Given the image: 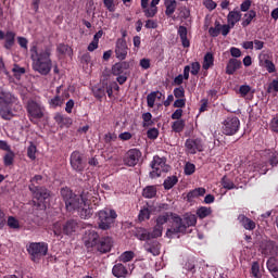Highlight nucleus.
Returning a JSON list of instances; mask_svg holds the SVG:
<instances>
[{"label":"nucleus","instance_id":"1","mask_svg":"<svg viewBox=\"0 0 278 278\" xmlns=\"http://www.w3.org/2000/svg\"><path fill=\"white\" fill-rule=\"evenodd\" d=\"M61 197L65 203L67 212H77L80 218L92 216L91 201L94 199L90 192L84 191L80 195L73 193L68 187L61 189Z\"/></svg>","mask_w":278,"mask_h":278},{"label":"nucleus","instance_id":"25","mask_svg":"<svg viewBox=\"0 0 278 278\" xmlns=\"http://www.w3.org/2000/svg\"><path fill=\"white\" fill-rule=\"evenodd\" d=\"M112 274L117 278H125L128 275L127 267L118 263L113 266Z\"/></svg>","mask_w":278,"mask_h":278},{"label":"nucleus","instance_id":"4","mask_svg":"<svg viewBox=\"0 0 278 278\" xmlns=\"http://www.w3.org/2000/svg\"><path fill=\"white\" fill-rule=\"evenodd\" d=\"M40 181H42L41 175H36L30 179L29 190L33 192V203L36 207L45 210V201L51 197L49 190L45 187H40Z\"/></svg>","mask_w":278,"mask_h":278},{"label":"nucleus","instance_id":"48","mask_svg":"<svg viewBox=\"0 0 278 278\" xmlns=\"http://www.w3.org/2000/svg\"><path fill=\"white\" fill-rule=\"evenodd\" d=\"M222 186L223 188H225L226 190H233V188H236V185L233 184V181H231L229 178H227V176H224L222 179Z\"/></svg>","mask_w":278,"mask_h":278},{"label":"nucleus","instance_id":"6","mask_svg":"<svg viewBox=\"0 0 278 278\" xmlns=\"http://www.w3.org/2000/svg\"><path fill=\"white\" fill-rule=\"evenodd\" d=\"M26 251L31 262H40L49 253V244L46 242H31L26 245Z\"/></svg>","mask_w":278,"mask_h":278},{"label":"nucleus","instance_id":"26","mask_svg":"<svg viewBox=\"0 0 278 278\" xmlns=\"http://www.w3.org/2000/svg\"><path fill=\"white\" fill-rule=\"evenodd\" d=\"M260 64L261 66H264L268 73H275V71H277V68L275 67V63L268 60V56H266V54L260 56Z\"/></svg>","mask_w":278,"mask_h":278},{"label":"nucleus","instance_id":"14","mask_svg":"<svg viewBox=\"0 0 278 278\" xmlns=\"http://www.w3.org/2000/svg\"><path fill=\"white\" fill-rule=\"evenodd\" d=\"M70 162L73 170H76V173H81L84 170V159L79 151L72 152Z\"/></svg>","mask_w":278,"mask_h":278},{"label":"nucleus","instance_id":"45","mask_svg":"<svg viewBox=\"0 0 278 278\" xmlns=\"http://www.w3.org/2000/svg\"><path fill=\"white\" fill-rule=\"evenodd\" d=\"M151 218V211L149 206H143L139 212V220H149Z\"/></svg>","mask_w":278,"mask_h":278},{"label":"nucleus","instance_id":"59","mask_svg":"<svg viewBox=\"0 0 278 278\" xmlns=\"http://www.w3.org/2000/svg\"><path fill=\"white\" fill-rule=\"evenodd\" d=\"M104 7L109 12H115L116 5L114 4V0H103Z\"/></svg>","mask_w":278,"mask_h":278},{"label":"nucleus","instance_id":"46","mask_svg":"<svg viewBox=\"0 0 278 278\" xmlns=\"http://www.w3.org/2000/svg\"><path fill=\"white\" fill-rule=\"evenodd\" d=\"M135 256L136 254L134 253V251L123 252L119 256V262H124V263L131 262Z\"/></svg>","mask_w":278,"mask_h":278},{"label":"nucleus","instance_id":"8","mask_svg":"<svg viewBox=\"0 0 278 278\" xmlns=\"http://www.w3.org/2000/svg\"><path fill=\"white\" fill-rule=\"evenodd\" d=\"M222 131L225 136H236L237 131H240V118L237 116H228L222 126Z\"/></svg>","mask_w":278,"mask_h":278},{"label":"nucleus","instance_id":"32","mask_svg":"<svg viewBox=\"0 0 278 278\" xmlns=\"http://www.w3.org/2000/svg\"><path fill=\"white\" fill-rule=\"evenodd\" d=\"M256 16L257 13L253 10H250L248 13H245L241 23L242 27H249V25H251V23L253 22V18H255Z\"/></svg>","mask_w":278,"mask_h":278},{"label":"nucleus","instance_id":"13","mask_svg":"<svg viewBox=\"0 0 278 278\" xmlns=\"http://www.w3.org/2000/svg\"><path fill=\"white\" fill-rule=\"evenodd\" d=\"M141 157H142V152H140V150H138V149H130L126 153V156L124 157V164L126 166L134 167V166H136L140 162Z\"/></svg>","mask_w":278,"mask_h":278},{"label":"nucleus","instance_id":"23","mask_svg":"<svg viewBox=\"0 0 278 278\" xmlns=\"http://www.w3.org/2000/svg\"><path fill=\"white\" fill-rule=\"evenodd\" d=\"M240 66H242V62L240 60L230 59L226 66L227 75H233V73H236V71L240 70Z\"/></svg>","mask_w":278,"mask_h":278},{"label":"nucleus","instance_id":"60","mask_svg":"<svg viewBox=\"0 0 278 278\" xmlns=\"http://www.w3.org/2000/svg\"><path fill=\"white\" fill-rule=\"evenodd\" d=\"M269 164H270V166H277V164H278V152H270Z\"/></svg>","mask_w":278,"mask_h":278},{"label":"nucleus","instance_id":"30","mask_svg":"<svg viewBox=\"0 0 278 278\" xmlns=\"http://www.w3.org/2000/svg\"><path fill=\"white\" fill-rule=\"evenodd\" d=\"M174 214L173 213H170V212H165V213H163V214H161V215H159L157 217H156V225L159 226V227H164V225H166V223H168V220L170 219V217L172 218H174Z\"/></svg>","mask_w":278,"mask_h":278},{"label":"nucleus","instance_id":"21","mask_svg":"<svg viewBox=\"0 0 278 278\" xmlns=\"http://www.w3.org/2000/svg\"><path fill=\"white\" fill-rule=\"evenodd\" d=\"M248 170L252 173H258L260 175H266V173H268V163L264 161L254 163L252 165H249Z\"/></svg>","mask_w":278,"mask_h":278},{"label":"nucleus","instance_id":"61","mask_svg":"<svg viewBox=\"0 0 278 278\" xmlns=\"http://www.w3.org/2000/svg\"><path fill=\"white\" fill-rule=\"evenodd\" d=\"M251 92V86L249 85H242L239 88V93L241 94V97H247V94H249Z\"/></svg>","mask_w":278,"mask_h":278},{"label":"nucleus","instance_id":"24","mask_svg":"<svg viewBox=\"0 0 278 278\" xmlns=\"http://www.w3.org/2000/svg\"><path fill=\"white\" fill-rule=\"evenodd\" d=\"M238 220L240 225H242V227L245 228L248 231H253V229H255V222H253L251 218L247 217L245 215L243 214L239 215Z\"/></svg>","mask_w":278,"mask_h":278},{"label":"nucleus","instance_id":"58","mask_svg":"<svg viewBox=\"0 0 278 278\" xmlns=\"http://www.w3.org/2000/svg\"><path fill=\"white\" fill-rule=\"evenodd\" d=\"M190 68H191V75L197 76V75H199V72L201 71V63L193 62V63H191Z\"/></svg>","mask_w":278,"mask_h":278},{"label":"nucleus","instance_id":"33","mask_svg":"<svg viewBox=\"0 0 278 278\" xmlns=\"http://www.w3.org/2000/svg\"><path fill=\"white\" fill-rule=\"evenodd\" d=\"M165 14L166 16H173L175 14V10H177V1L176 0H166L165 1Z\"/></svg>","mask_w":278,"mask_h":278},{"label":"nucleus","instance_id":"39","mask_svg":"<svg viewBox=\"0 0 278 278\" xmlns=\"http://www.w3.org/2000/svg\"><path fill=\"white\" fill-rule=\"evenodd\" d=\"M177 181H179V179L177 178V176H170V177H167L165 180H164V189L165 190H170L173 187L177 186Z\"/></svg>","mask_w":278,"mask_h":278},{"label":"nucleus","instance_id":"22","mask_svg":"<svg viewBox=\"0 0 278 278\" xmlns=\"http://www.w3.org/2000/svg\"><path fill=\"white\" fill-rule=\"evenodd\" d=\"M128 68H129V62H127V61L115 63L112 66V70H111L112 71V75H114V76L127 75L125 73V71H128Z\"/></svg>","mask_w":278,"mask_h":278},{"label":"nucleus","instance_id":"15","mask_svg":"<svg viewBox=\"0 0 278 278\" xmlns=\"http://www.w3.org/2000/svg\"><path fill=\"white\" fill-rule=\"evenodd\" d=\"M129 48L127 47V41H125V39H117L115 46V55L117 60H125Z\"/></svg>","mask_w":278,"mask_h":278},{"label":"nucleus","instance_id":"17","mask_svg":"<svg viewBox=\"0 0 278 278\" xmlns=\"http://www.w3.org/2000/svg\"><path fill=\"white\" fill-rule=\"evenodd\" d=\"M16 38V34L12 30H9L7 33H3V30H0V40H5L4 41V49H12L14 47V41Z\"/></svg>","mask_w":278,"mask_h":278},{"label":"nucleus","instance_id":"35","mask_svg":"<svg viewBox=\"0 0 278 278\" xmlns=\"http://www.w3.org/2000/svg\"><path fill=\"white\" fill-rule=\"evenodd\" d=\"M157 194V188L155 186H148L142 191L144 199H153Z\"/></svg>","mask_w":278,"mask_h":278},{"label":"nucleus","instance_id":"57","mask_svg":"<svg viewBox=\"0 0 278 278\" xmlns=\"http://www.w3.org/2000/svg\"><path fill=\"white\" fill-rule=\"evenodd\" d=\"M194 170H197V166L194 164L186 163L185 175H193Z\"/></svg>","mask_w":278,"mask_h":278},{"label":"nucleus","instance_id":"34","mask_svg":"<svg viewBox=\"0 0 278 278\" xmlns=\"http://www.w3.org/2000/svg\"><path fill=\"white\" fill-rule=\"evenodd\" d=\"M54 121L58 123V125H61V127H64V125H71L73 123L71 117H66L61 113H56L54 115Z\"/></svg>","mask_w":278,"mask_h":278},{"label":"nucleus","instance_id":"12","mask_svg":"<svg viewBox=\"0 0 278 278\" xmlns=\"http://www.w3.org/2000/svg\"><path fill=\"white\" fill-rule=\"evenodd\" d=\"M185 148L187 153H190V155H194L203 151V140L201 138L187 139L185 142Z\"/></svg>","mask_w":278,"mask_h":278},{"label":"nucleus","instance_id":"18","mask_svg":"<svg viewBox=\"0 0 278 278\" xmlns=\"http://www.w3.org/2000/svg\"><path fill=\"white\" fill-rule=\"evenodd\" d=\"M112 238L104 237L98 241L96 249L99 251V253H110V251H112Z\"/></svg>","mask_w":278,"mask_h":278},{"label":"nucleus","instance_id":"2","mask_svg":"<svg viewBox=\"0 0 278 278\" xmlns=\"http://www.w3.org/2000/svg\"><path fill=\"white\" fill-rule=\"evenodd\" d=\"M30 59L33 62V71L39 75H49L53 68V61H51V48L46 47L38 49V46H31Z\"/></svg>","mask_w":278,"mask_h":278},{"label":"nucleus","instance_id":"29","mask_svg":"<svg viewBox=\"0 0 278 278\" xmlns=\"http://www.w3.org/2000/svg\"><path fill=\"white\" fill-rule=\"evenodd\" d=\"M135 236L138 240L147 242L148 240H151V232L147 230L146 228H136Z\"/></svg>","mask_w":278,"mask_h":278},{"label":"nucleus","instance_id":"49","mask_svg":"<svg viewBox=\"0 0 278 278\" xmlns=\"http://www.w3.org/2000/svg\"><path fill=\"white\" fill-rule=\"evenodd\" d=\"M8 225L10 229H21V223L14 216L8 218Z\"/></svg>","mask_w":278,"mask_h":278},{"label":"nucleus","instance_id":"28","mask_svg":"<svg viewBox=\"0 0 278 278\" xmlns=\"http://www.w3.org/2000/svg\"><path fill=\"white\" fill-rule=\"evenodd\" d=\"M242 18V13L240 11H230L227 16L228 25L236 27V23H240Z\"/></svg>","mask_w":278,"mask_h":278},{"label":"nucleus","instance_id":"10","mask_svg":"<svg viewBox=\"0 0 278 278\" xmlns=\"http://www.w3.org/2000/svg\"><path fill=\"white\" fill-rule=\"evenodd\" d=\"M151 168H153V172L150 173V177H162V173H166V170H168L166 159L155 155L151 162Z\"/></svg>","mask_w":278,"mask_h":278},{"label":"nucleus","instance_id":"42","mask_svg":"<svg viewBox=\"0 0 278 278\" xmlns=\"http://www.w3.org/2000/svg\"><path fill=\"white\" fill-rule=\"evenodd\" d=\"M49 105L50 108H61V105H64V98L62 96H54L49 100Z\"/></svg>","mask_w":278,"mask_h":278},{"label":"nucleus","instance_id":"20","mask_svg":"<svg viewBox=\"0 0 278 278\" xmlns=\"http://www.w3.org/2000/svg\"><path fill=\"white\" fill-rule=\"evenodd\" d=\"M263 255H277L278 248L273 241H265L261 244Z\"/></svg>","mask_w":278,"mask_h":278},{"label":"nucleus","instance_id":"50","mask_svg":"<svg viewBox=\"0 0 278 278\" xmlns=\"http://www.w3.org/2000/svg\"><path fill=\"white\" fill-rule=\"evenodd\" d=\"M208 34L212 36V38H217V36L220 35V23L216 22L215 27H211L208 29Z\"/></svg>","mask_w":278,"mask_h":278},{"label":"nucleus","instance_id":"63","mask_svg":"<svg viewBox=\"0 0 278 278\" xmlns=\"http://www.w3.org/2000/svg\"><path fill=\"white\" fill-rule=\"evenodd\" d=\"M203 5L207 9V10H216V2H214V0H203Z\"/></svg>","mask_w":278,"mask_h":278},{"label":"nucleus","instance_id":"11","mask_svg":"<svg viewBox=\"0 0 278 278\" xmlns=\"http://www.w3.org/2000/svg\"><path fill=\"white\" fill-rule=\"evenodd\" d=\"M83 242L88 251H93L99 243V233L96 230H87L83 238Z\"/></svg>","mask_w":278,"mask_h":278},{"label":"nucleus","instance_id":"51","mask_svg":"<svg viewBox=\"0 0 278 278\" xmlns=\"http://www.w3.org/2000/svg\"><path fill=\"white\" fill-rule=\"evenodd\" d=\"M278 268V262L277 258L275 257H269L267 261V269L269 270V273H273L274 270H276Z\"/></svg>","mask_w":278,"mask_h":278},{"label":"nucleus","instance_id":"54","mask_svg":"<svg viewBox=\"0 0 278 278\" xmlns=\"http://www.w3.org/2000/svg\"><path fill=\"white\" fill-rule=\"evenodd\" d=\"M36 146L34 143H30V146L27 148V156L29 157V160H36Z\"/></svg>","mask_w":278,"mask_h":278},{"label":"nucleus","instance_id":"43","mask_svg":"<svg viewBox=\"0 0 278 278\" xmlns=\"http://www.w3.org/2000/svg\"><path fill=\"white\" fill-rule=\"evenodd\" d=\"M143 14L147 18H153L155 14H157V7H153L150 4V7L142 8Z\"/></svg>","mask_w":278,"mask_h":278},{"label":"nucleus","instance_id":"53","mask_svg":"<svg viewBox=\"0 0 278 278\" xmlns=\"http://www.w3.org/2000/svg\"><path fill=\"white\" fill-rule=\"evenodd\" d=\"M251 271H252L253 277H255V278L262 277V274H260V263L253 262Z\"/></svg>","mask_w":278,"mask_h":278},{"label":"nucleus","instance_id":"7","mask_svg":"<svg viewBox=\"0 0 278 278\" xmlns=\"http://www.w3.org/2000/svg\"><path fill=\"white\" fill-rule=\"evenodd\" d=\"M77 231V222L75 219H70L65 224L56 222L53 224V233L56 238L62 237V233L65 236H73Z\"/></svg>","mask_w":278,"mask_h":278},{"label":"nucleus","instance_id":"3","mask_svg":"<svg viewBox=\"0 0 278 278\" xmlns=\"http://www.w3.org/2000/svg\"><path fill=\"white\" fill-rule=\"evenodd\" d=\"M197 225V215L192 213H187L181 218L178 215H174L173 225L167 229V238H173L176 233H186L188 227H194Z\"/></svg>","mask_w":278,"mask_h":278},{"label":"nucleus","instance_id":"27","mask_svg":"<svg viewBox=\"0 0 278 278\" xmlns=\"http://www.w3.org/2000/svg\"><path fill=\"white\" fill-rule=\"evenodd\" d=\"M178 36L180 37L182 47L188 49V47H190V40H188V28H186V26H179Z\"/></svg>","mask_w":278,"mask_h":278},{"label":"nucleus","instance_id":"56","mask_svg":"<svg viewBox=\"0 0 278 278\" xmlns=\"http://www.w3.org/2000/svg\"><path fill=\"white\" fill-rule=\"evenodd\" d=\"M153 118V115L150 112L142 114V121H143V127H149L151 125V119Z\"/></svg>","mask_w":278,"mask_h":278},{"label":"nucleus","instance_id":"41","mask_svg":"<svg viewBox=\"0 0 278 278\" xmlns=\"http://www.w3.org/2000/svg\"><path fill=\"white\" fill-rule=\"evenodd\" d=\"M157 94H160V97H161L162 92L161 91H152L151 93H149L147 96L148 108H154L155 106V99H157Z\"/></svg>","mask_w":278,"mask_h":278},{"label":"nucleus","instance_id":"40","mask_svg":"<svg viewBox=\"0 0 278 278\" xmlns=\"http://www.w3.org/2000/svg\"><path fill=\"white\" fill-rule=\"evenodd\" d=\"M210 214H212L211 207L201 206L200 208L197 210V216L201 220H203V218H207V216H210Z\"/></svg>","mask_w":278,"mask_h":278},{"label":"nucleus","instance_id":"38","mask_svg":"<svg viewBox=\"0 0 278 278\" xmlns=\"http://www.w3.org/2000/svg\"><path fill=\"white\" fill-rule=\"evenodd\" d=\"M15 156H16V154H14V151H12V149L7 151V153L3 156L4 166H12V164H14Z\"/></svg>","mask_w":278,"mask_h":278},{"label":"nucleus","instance_id":"19","mask_svg":"<svg viewBox=\"0 0 278 278\" xmlns=\"http://www.w3.org/2000/svg\"><path fill=\"white\" fill-rule=\"evenodd\" d=\"M16 103V97L0 87V105H12Z\"/></svg>","mask_w":278,"mask_h":278},{"label":"nucleus","instance_id":"36","mask_svg":"<svg viewBox=\"0 0 278 278\" xmlns=\"http://www.w3.org/2000/svg\"><path fill=\"white\" fill-rule=\"evenodd\" d=\"M0 116L3 121H12V118H14V112L8 106H2L0 109Z\"/></svg>","mask_w":278,"mask_h":278},{"label":"nucleus","instance_id":"64","mask_svg":"<svg viewBox=\"0 0 278 278\" xmlns=\"http://www.w3.org/2000/svg\"><path fill=\"white\" fill-rule=\"evenodd\" d=\"M270 127L278 134V117H274L270 122Z\"/></svg>","mask_w":278,"mask_h":278},{"label":"nucleus","instance_id":"47","mask_svg":"<svg viewBox=\"0 0 278 278\" xmlns=\"http://www.w3.org/2000/svg\"><path fill=\"white\" fill-rule=\"evenodd\" d=\"M163 231H164L163 226L155 225L152 232H150V239L153 240L155 238H161Z\"/></svg>","mask_w":278,"mask_h":278},{"label":"nucleus","instance_id":"55","mask_svg":"<svg viewBox=\"0 0 278 278\" xmlns=\"http://www.w3.org/2000/svg\"><path fill=\"white\" fill-rule=\"evenodd\" d=\"M147 136L150 140H156L157 136H160V130L157 128H150L147 131Z\"/></svg>","mask_w":278,"mask_h":278},{"label":"nucleus","instance_id":"62","mask_svg":"<svg viewBox=\"0 0 278 278\" xmlns=\"http://www.w3.org/2000/svg\"><path fill=\"white\" fill-rule=\"evenodd\" d=\"M174 108H178V110L186 108V98H177L174 102Z\"/></svg>","mask_w":278,"mask_h":278},{"label":"nucleus","instance_id":"37","mask_svg":"<svg viewBox=\"0 0 278 278\" xmlns=\"http://www.w3.org/2000/svg\"><path fill=\"white\" fill-rule=\"evenodd\" d=\"M185 127H186V121H184V119H176L172 124V129L176 134H181V131H184Z\"/></svg>","mask_w":278,"mask_h":278},{"label":"nucleus","instance_id":"31","mask_svg":"<svg viewBox=\"0 0 278 278\" xmlns=\"http://www.w3.org/2000/svg\"><path fill=\"white\" fill-rule=\"evenodd\" d=\"M212 66H214V54H212V52H207L204 55L202 68L204 71H210V68H212Z\"/></svg>","mask_w":278,"mask_h":278},{"label":"nucleus","instance_id":"44","mask_svg":"<svg viewBox=\"0 0 278 278\" xmlns=\"http://www.w3.org/2000/svg\"><path fill=\"white\" fill-rule=\"evenodd\" d=\"M205 188H195L187 194L188 199H197V197H204Z\"/></svg>","mask_w":278,"mask_h":278},{"label":"nucleus","instance_id":"9","mask_svg":"<svg viewBox=\"0 0 278 278\" xmlns=\"http://www.w3.org/2000/svg\"><path fill=\"white\" fill-rule=\"evenodd\" d=\"M99 216V228L103 230L110 229L114 219L116 218V211L114 210H102L98 213Z\"/></svg>","mask_w":278,"mask_h":278},{"label":"nucleus","instance_id":"16","mask_svg":"<svg viewBox=\"0 0 278 278\" xmlns=\"http://www.w3.org/2000/svg\"><path fill=\"white\" fill-rule=\"evenodd\" d=\"M143 248L147 253H151V255H153L154 257H156V255H160V250L162 249L157 240L154 239L146 241Z\"/></svg>","mask_w":278,"mask_h":278},{"label":"nucleus","instance_id":"52","mask_svg":"<svg viewBox=\"0 0 278 278\" xmlns=\"http://www.w3.org/2000/svg\"><path fill=\"white\" fill-rule=\"evenodd\" d=\"M174 97L176 99H186V90L184 87H177L174 89Z\"/></svg>","mask_w":278,"mask_h":278},{"label":"nucleus","instance_id":"5","mask_svg":"<svg viewBox=\"0 0 278 278\" xmlns=\"http://www.w3.org/2000/svg\"><path fill=\"white\" fill-rule=\"evenodd\" d=\"M28 118L30 123L34 125H38L42 118H45V114H47V109L42 102L30 100L26 106Z\"/></svg>","mask_w":278,"mask_h":278}]
</instances>
